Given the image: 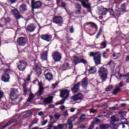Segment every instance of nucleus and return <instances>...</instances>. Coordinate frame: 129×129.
<instances>
[{
    "mask_svg": "<svg viewBox=\"0 0 129 129\" xmlns=\"http://www.w3.org/2000/svg\"><path fill=\"white\" fill-rule=\"evenodd\" d=\"M53 22L59 26H62L63 24V18L59 16H55L53 19Z\"/></svg>",
    "mask_w": 129,
    "mask_h": 129,
    "instance_id": "obj_9",
    "label": "nucleus"
},
{
    "mask_svg": "<svg viewBox=\"0 0 129 129\" xmlns=\"http://www.w3.org/2000/svg\"><path fill=\"white\" fill-rule=\"evenodd\" d=\"M109 128V125L107 124H102L100 125L101 129H107Z\"/></svg>",
    "mask_w": 129,
    "mask_h": 129,
    "instance_id": "obj_29",
    "label": "nucleus"
},
{
    "mask_svg": "<svg viewBox=\"0 0 129 129\" xmlns=\"http://www.w3.org/2000/svg\"><path fill=\"white\" fill-rule=\"evenodd\" d=\"M83 95H82V94L81 93H79L77 95L73 96L72 97V99H73V100H74V101H76L77 100H82V99H83Z\"/></svg>",
    "mask_w": 129,
    "mask_h": 129,
    "instance_id": "obj_14",
    "label": "nucleus"
},
{
    "mask_svg": "<svg viewBox=\"0 0 129 129\" xmlns=\"http://www.w3.org/2000/svg\"><path fill=\"white\" fill-rule=\"evenodd\" d=\"M58 126L59 128H60V129L63 128V124H58Z\"/></svg>",
    "mask_w": 129,
    "mask_h": 129,
    "instance_id": "obj_62",
    "label": "nucleus"
},
{
    "mask_svg": "<svg viewBox=\"0 0 129 129\" xmlns=\"http://www.w3.org/2000/svg\"><path fill=\"white\" fill-rule=\"evenodd\" d=\"M12 13L17 20H20V19L23 18V16L21 15V14L17 9L12 10Z\"/></svg>",
    "mask_w": 129,
    "mask_h": 129,
    "instance_id": "obj_13",
    "label": "nucleus"
},
{
    "mask_svg": "<svg viewBox=\"0 0 129 129\" xmlns=\"http://www.w3.org/2000/svg\"><path fill=\"white\" fill-rule=\"evenodd\" d=\"M54 117L55 119H59L60 117V114L59 113H56L54 115Z\"/></svg>",
    "mask_w": 129,
    "mask_h": 129,
    "instance_id": "obj_43",
    "label": "nucleus"
},
{
    "mask_svg": "<svg viewBox=\"0 0 129 129\" xmlns=\"http://www.w3.org/2000/svg\"><path fill=\"white\" fill-rule=\"evenodd\" d=\"M120 125V124H122V127L123 128H124V127H125V126L124 125V124H126V123L125 122H122L121 123L119 124Z\"/></svg>",
    "mask_w": 129,
    "mask_h": 129,
    "instance_id": "obj_61",
    "label": "nucleus"
},
{
    "mask_svg": "<svg viewBox=\"0 0 129 129\" xmlns=\"http://www.w3.org/2000/svg\"><path fill=\"white\" fill-rule=\"evenodd\" d=\"M18 89H12L11 90V93L10 94V99L12 101H14L15 99L18 98Z\"/></svg>",
    "mask_w": 129,
    "mask_h": 129,
    "instance_id": "obj_5",
    "label": "nucleus"
},
{
    "mask_svg": "<svg viewBox=\"0 0 129 129\" xmlns=\"http://www.w3.org/2000/svg\"><path fill=\"white\" fill-rule=\"evenodd\" d=\"M101 47L102 49L106 48V42H103L101 43Z\"/></svg>",
    "mask_w": 129,
    "mask_h": 129,
    "instance_id": "obj_35",
    "label": "nucleus"
},
{
    "mask_svg": "<svg viewBox=\"0 0 129 129\" xmlns=\"http://www.w3.org/2000/svg\"><path fill=\"white\" fill-rule=\"evenodd\" d=\"M70 64L68 63H65L62 66L63 70H68V69H70Z\"/></svg>",
    "mask_w": 129,
    "mask_h": 129,
    "instance_id": "obj_27",
    "label": "nucleus"
},
{
    "mask_svg": "<svg viewBox=\"0 0 129 129\" xmlns=\"http://www.w3.org/2000/svg\"><path fill=\"white\" fill-rule=\"evenodd\" d=\"M48 52H49V50H46L45 52L41 54V59L42 60H47L48 57Z\"/></svg>",
    "mask_w": 129,
    "mask_h": 129,
    "instance_id": "obj_22",
    "label": "nucleus"
},
{
    "mask_svg": "<svg viewBox=\"0 0 129 129\" xmlns=\"http://www.w3.org/2000/svg\"><path fill=\"white\" fill-rule=\"evenodd\" d=\"M104 11L105 12H110V13L111 14H113V10H112V9H104Z\"/></svg>",
    "mask_w": 129,
    "mask_h": 129,
    "instance_id": "obj_39",
    "label": "nucleus"
},
{
    "mask_svg": "<svg viewBox=\"0 0 129 129\" xmlns=\"http://www.w3.org/2000/svg\"><path fill=\"white\" fill-rule=\"evenodd\" d=\"M17 42L19 46H25L26 45L27 41L26 40V39L25 38L20 37L18 38V39L17 40Z\"/></svg>",
    "mask_w": 129,
    "mask_h": 129,
    "instance_id": "obj_15",
    "label": "nucleus"
},
{
    "mask_svg": "<svg viewBox=\"0 0 129 129\" xmlns=\"http://www.w3.org/2000/svg\"><path fill=\"white\" fill-rule=\"evenodd\" d=\"M111 119L112 122H114L115 121H118V119H116L115 118V116H113V115L111 116Z\"/></svg>",
    "mask_w": 129,
    "mask_h": 129,
    "instance_id": "obj_37",
    "label": "nucleus"
},
{
    "mask_svg": "<svg viewBox=\"0 0 129 129\" xmlns=\"http://www.w3.org/2000/svg\"><path fill=\"white\" fill-rule=\"evenodd\" d=\"M81 82L82 83V86H83L84 87H86V86H87V84H88V82L87 81V78L85 77Z\"/></svg>",
    "mask_w": 129,
    "mask_h": 129,
    "instance_id": "obj_24",
    "label": "nucleus"
},
{
    "mask_svg": "<svg viewBox=\"0 0 129 129\" xmlns=\"http://www.w3.org/2000/svg\"><path fill=\"white\" fill-rule=\"evenodd\" d=\"M85 114H82L81 115L80 119H79V121H83L85 119L86 117Z\"/></svg>",
    "mask_w": 129,
    "mask_h": 129,
    "instance_id": "obj_33",
    "label": "nucleus"
},
{
    "mask_svg": "<svg viewBox=\"0 0 129 129\" xmlns=\"http://www.w3.org/2000/svg\"><path fill=\"white\" fill-rule=\"evenodd\" d=\"M67 124H68L69 125V129L73 128V124L72 123V119H69Z\"/></svg>",
    "mask_w": 129,
    "mask_h": 129,
    "instance_id": "obj_25",
    "label": "nucleus"
},
{
    "mask_svg": "<svg viewBox=\"0 0 129 129\" xmlns=\"http://www.w3.org/2000/svg\"><path fill=\"white\" fill-rule=\"evenodd\" d=\"M113 87H112V86L110 85L106 88L105 90H106V91H110V90H111V89H112Z\"/></svg>",
    "mask_w": 129,
    "mask_h": 129,
    "instance_id": "obj_42",
    "label": "nucleus"
},
{
    "mask_svg": "<svg viewBox=\"0 0 129 129\" xmlns=\"http://www.w3.org/2000/svg\"><path fill=\"white\" fill-rule=\"evenodd\" d=\"M75 8L76 9H81V5H80L79 4L77 3L75 4Z\"/></svg>",
    "mask_w": 129,
    "mask_h": 129,
    "instance_id": "obj_46",
    "label": "nucleus"
},
{
    "mask_svg": "<svg viewBox=\"0 0 129 129\" xmlns=\"http://www.w3.org/2000/svg\"><path fill=\"white\" fill-rule=\"evenodd\" d=\"M87 24L91 25V27H92V28H94V29L97 30V25H96L95 23L93 22H88Z\"/></svg>",
    "mask_w": 129,
    "mask_h": 129,
    "instance_id": "obj_30",
    "label": "nucleus"
},
{
    "mask_svg": "<svg viewBox=\"0 0 129 129\" xmlns=\"http://www.w3.org/2000/svg\"><path fill=\"white\" fill-rule=\"evenodd\" d=\"M80 128L81 129H85V125L84 124H82L80 127Z\"/></svg>",
    "mask_w": 129,
    "mask_h": 129,
    "instance_id": "obj_60",
    "label": "nucleus"
},
{
    "mask_svg": "<svg viewBox=\"0 0 129 129\" xmlns=\"http://www.w3.org/2000/svg\"><path fill=\"white\" fill-rule=\"evenodd\" d=\"M20 11L22 14H24L25 12L28 11V8H27V5L26 4H23L20 6Z\"/></svg>",
    "mask_w": 129,
    "mask_h": 129,
    "instance_id": "obj_20",
    "label": "nucleus"
},
{
    "mask_svg": "<svg viewBox=\"0 0 129 129\" xmlns=\"http://www.w3.org/2000/svg\"><path fill=\"white\" fill-rule=\"evenodd\" d=\"M38 115H40V116L44 115V112H43L42 111L39 112L38 113Z\"/></svg>",
    "mask_w": 129,
    "mask_h": 129,
    "instance_id": "obj_63",
    "label": "nucleus"
},
{
    "mask_svg": "<svg viewBox=\"0 0 129 129\" xmlns=\"http://www.w3.org/2000/svg\"><path fill=\"white\" fill-rule=\"evenodd\" d=\"M116 16L117 17H119V16H120V12H119V11H117L116 12Z\"/></svg>",
    "mask_w": 129,
    "mask_h": 129,
    "instance_id": "obj_59",
    "label": "nucleus"
},
{
    "mask_svg": "<svg viewBox=\"0 0 129 129\" xmlns=\"http://www.w3.org/2000/svg\"><path fill=\"white\" fill-rule=\"evenodd\" d=\"M70 91L68 90H63L60 92V96L61 98L67 99L69 97V93Z\"/></svg>",
    "mask_w": 129,
    "mask_h": 129,
    "instance_id": "obj_12",
    "label": "nucleus"
},
{
    "mask_svg": "<svg viewBox=\"0 0 129 129\" xmlns=\"http://www.w3.org/2000/svg\"><path fill=\"white\" fill-rule=\"evenodd\" d=\"M101 33H102V31H101V29H100L98 34H97V36H96V39H98V38H99V36H100V35H101Z\"/></svg>",
    "mask_w": 129,
    "mask_h": 129,
    "instance_id": "obj_45",
    "label": "nucleus"
},
{
    "mask_svg": "<svg viewBox=\"0 0 129 129\" xmlns=\"http://www.w3.org/2000/svg\"><path fill=\"white\" fill-rule=\"evenodd\" d=\"M121 10H122V12H123V13H124V12H125V4H123L122 5H121Z\"/></svg>",
    "mask_w": 129,
    "mask_h": 129,
    "instance_id": "obj_38",
    "label": "nucleus"
},
{
    "mask_svg": "<svg viewBox=\"0 0 129 129\" xmlns=\"http://www.w3.org/2000/svg\"><path fill=\"white\" fill-rule=\"evenodd\" d=\"M9 3H10L11 4H15V3H17V0H8Z\"/></svg>",
    "mask_w": 129,
    "mask_h": 129,
    "instance_id": "obj_48",
    "label": "nucleus"
},
{
    "mask_svg": "<svg viewBox=\"0 0 129 129\" xmlns=\"http://www.w3.org/2000/svg\"><path fill=\"white\" fill-rule=\"evenodd\" d=\"M99 121H100V120L96 118L95 120V121L92 122V125H93V124H94V123H98V122H99Z\"/></svg>",
    "mask_w": 129,
    "mask_h": 129,
    "instance_id": "obj_44",
    "label": "nucleus"
},
{
    "mask_svg": "<svg viewBox=\"0 0 129 129\" xmlns=\"http://www.w3.org/2000/svg\"><path fill=\"white\" fill-rule=\"evenodd\" d=\"M74 61L75 65H77V64H79L80 63H83V64H86L87 63V61L84 58L80 59L78 56H74Z\"/></svg>",
    "mask_w": 129,
    "mask_h": 129,
    "instance_id": "obj_10",
    "label": "nucleus"
},
{
    "mask_svg": "<svg viewBox=\"0 0 129 129\" xmlns=\"http://www.w3.org/2000/svg\"><path fill=\"white\" fill-rule=\"evenodd\" d=\"M70 110H71V112H74L75 111V108H71Z\"/></svg>",
    "mask_w": 129,
    "mask_h": 129,
    "instance_id": "obj_64",
    "label": "nucleus"
},
{
    "mask_svg": "<svg viewBox=\"0 0 129 129\" xmlns=\"http://www.w3.org/2000/svg\"><path fill=\"white\" fill-rule=\"evenodd\" d=\"M111 127H112L113 129H117L118 128V125L111 122Z\"/></svg>",
    "mask_w": 129,
    "mask_h": 129,
    "instance_id": "obj_31",
    "label": "nucleus"
},
{
    "mask_svg": "<svg viewBox=\"0 0 129 129\" xmlns=\"http://www.w3.org/2000/svg\"><path fill=\"white\" fill-rule=\"evenodd\" d=\"M31 2L33 12H34V9H41V7H42V3L41 1L35 2V0H32Z\"/></svg>",
    "mask_w": 129,
    "mask_h": 129,
    "instance_id": "obj_8",
    "label": "nucleus"
},
{
    "mask_svg": "<svg viewBox=\"0 0 129 129\" xmlns=\"http://www.w3.org/2000/svg\"><path fill=\"white\" fill-rule=\"evenodd\" d=\"M90 112H92V113H95V112H96V110L93 108L90 109Z\"/></svg>",
    "mask_w": 129,
    "mask_h": 129,
    "instance_id": "obj_51",
    "label": "nucleus"
},
{
    "mask_svg": "<svg viewBox=\"0 0 129 129\" xmlns=\"http://www.w3.org/2000/svg\"><path fill=\"white\" fill-rule=\"evenodd\" d=\"M126 82L129 83V74L126 75Z\"/></svg>",
    "mask_w": 129,
    "mask_h": 129,
    "instance_id": "obj_47",
    "label": "nucleus"
},
{
    "mask_svg": "<svg viewBox=\"0 0 129 129\" xmlns=\"http://www.w3.org/2000/svg\"><path fill=\"white\" fill-rule=\"evenodd\" d=\"M52 58L55 62H59L62 59V55L58 51H54L52 53Z\"/></svg>",
    "mask_w": 129,
    "mask_h": 129,
    "instance_id": "obj_6",
    "label": "nucleus"
},
{
    "mask_svg": "<svg viewBox=\"0 0 129 129\" xmlns=\"http://www.w3.org/2000/svg\"><path fill=\"white\" fill-rule=\"evenodd\" d=\"M35 29L36 25L33 24H30L27 26L26 28V31H28V32L31 33L32 32H34Z\"/></svg>",
    "mask_w": 129,
    "mask_h": 129,
    "instance_id": "obj_16",
    "label": "nucleus"
},
{
    "mask_svg": "<svg viewBox=\"0 0 129 129\" xmlns=\"http://www.w3.org/2000/svg\"><path fill=\"white\" fill-rule=\"evenodd\" d=\"M47 122H48V120H44L43 122V123H42V125H45V124H46V123H47Z\"/></svg>",
    "mask_w": 129,
    "mask_h": 129,
    "instance_id": "obj_58",
    "label": "nucleus"
},
{
    "mask_svg": "<svg viewBox=\"0 0 129 129\" xmlns=\"http://www.w3.org/2000/svg\"><path fill=\"white\" fill-rule=\"evenodd\" d=\"M34 97H35V95H34V94H33V93L31 92L29 95V98L27 100V102H30V101H32V100L34 99Z\"/></svg>",
    "mask_w": 129,
    "mask_h": 129,
    "instance_id": "obj_28",
    "label": "nucleus"
},
{
    "mask_svg": "<svg viewBox=\"0 0 129 129\" xmlns=\"http://www.w3.org/2000/svg\"><path fill=\"white\" fill-rule=\"evenodd\" d=\"M23 90L24 92V95L26 96L27 92H28V88H27V87L26 86V85L23 86Z\"/></svg>",
    "mask_w": 129,
    "mask_h": 129,
    "instance_id": "obj_34",
    "label": "nucleus"
},
{
    "mask_svg": "<svg viewBox=\"0 0 129 129\" xmlns=\"http://www.w3.org/2000/svg\"><path fill=\"white\" fill-rule=\"evenodd\" d=\"M118 114L121 115V116H122V115H125V112L122 111H120L118 112Z\"/></svg>",
    "mask_w": 129,
    "mask_h": 129,
    "instance_id": "obj_49",
    "label": "nucleus"
},
{
    "mask_svg": "<svg viewBox=\"0 0 129 129\" xmlns=\"http://www.w3.org/2000/svg\"><path fill=\"white\" fill-rule=\"evenodd\" d=\"M107 65H109L112 69H114V67H115V63L112 60H110Z\"/></svg>",
    "mask_w": 129,
    "mask_h": 129,
    "instance_id": "obj_26",
    "label": "nucleus"
},
{
    "mask_svg": "<svg viewBox=\"0 0 129 129\" xmlns=\"http://www.w3.org/2000/svg\"><path fill=\"white\" fill-rule=\"evenodd\" d=\"M38 85L39 89L37 92V94L40 96V95H42V94H43V91L44 89H45V88H44V87H43V84H42V83H39Z\"/></svg>",
    "mask_w": 129,
    "mask_h": 129,
    "instance_id": "obj_18",
    "label": "nucleus"
},
{
    "mask_svg": "<svg viewBox=\"0 0 129 129\" xmlns=\"http://www.w3.org/2000/svg\"><path fill=\"white\" fill-rule=\"evenodd\" d=\"M81 83V82L78 83L72 89V91H73V92L74 93H76V92H78V91H79V86H80Z\"/></svg>",
    "mask_w": 129,
    "mask_h": 129,
    "instance_id": "obj_19",
    "label": "nucleus"
},
{
    "mask_svg": "<svg viewBox=\"0 0 129 129\" xmlns=\"http://www.w3.org/2000/svg\"><path fill=\"white\" fill-rule=\"evenodd\" d=\"M68 114H69L68 111L67 110L65 111L63 113L64 116H68Z\"/></svg>",
    "mask_w": 129,
    "mask_h": 129,
    "instance_id": "obj_53",
    "label": "nucleus"
},
{
    "mask_svg": "<svg viewBox=\"0 0 129 129\" xmlns=\"http://www.w3.org/2000/svg\"><path fill=\"white\" fill-rule=\"evenodd\" d=\"M70 33H73L74 32V28L73 27H71L70 29Z\"/></svg>",
    "mask_w": 129,
    "mask_h": 129,
    "instance_id": "obj_56",
    "label": "nucleus"
},
{
    "mask_svg": "<svg viewBox=\"0 0 129 129\" xmlns=\"http://www.w3.org/2000/svg\"><path fill=\"white\" fill-rule=\"evenodd\" d=\"M65 108H66V107H65V106L64 105H62L60 107V110H62V111L65 110Z\"/></svg>",
    "mask_w": 129,
    "mask_h": 129,
    "instance_id": "obj_52",
    "label": "nucleus"
},
{
    "mask_svg": "<svg viewBox=\"0 0 129 129\" xmlns=\"http://www.w3.org/2000/svg\"><path fill=\"white\" fill-rule=\"evenodd\" d=\"M4 74L3 75L2 77V80L4 82H10V75L9 73L11 72V70L9 69H6L4 70Z\"/></svg>",
    "mask_w": 129,
    "mask_h": 129,
    "instance_id": "obj_3",
    "label": "nucleus"
},
{
    "mask_svg": "<svg viewBox=\"0 0 129 129\" xmlns=\"http://www.w3.org/2000/svg\"><path fill=\"white\" fill-rule=\"evenodd\" d=\"M75 13L77 15H80L81 14V8L80 9H77L75 11Z\"/></svg>",
    "mask_w": 129,
    "mask_h": 129,
    "instance_id": "obj_36",
    "label": "nucleus"
},
{
    "mask_svg": "<svg viewBox=\"0 0 129 129\" xmlns=\"http://www.w3.org/2000/svg\"><path fill=\"white\" fill-rule=\"evenodd\" d=\"M58 85V83H56L55 84H52L53 88H56V86Z\"/></svg>",
    "mask_w": 129,
    "mask_h": 129,
    "instance_id": "obj_57",
    "label": "nucleus"
},
{
    "mask_svg": "<svg viewBox=\"0 0 129 129\" xmlns=\"http://www.w3.org/2000/svg\"><path fill=\"white\" fill-rule=\"evenodd\" d=\"M89 74H94L96 72V68L95 67H91L88 70Z\"/></svg>",
    "mask_w": 129,
    "mask_h": 129,
    "instance_id": "obj_23",
    "label": "nucleus"
},
{
    "mask_svg": "<svg viewBox=\"0 0 129 129\" xmlns=\"http://www.w3.org/2000/svg\"><path fill=\"white\" fill-rule=\"evenodd\" d=\"M123 86V84H122V82H121L118 86H117L115 89L113 91V94L114 95H115L120 90V88L122 87Z\"/></svg>",
    "mask_w": 129,
    "mask_h": 129,
    "instance_id": "obj_17",
    "label": "nucleus"
},
{
    "mask_svg": "<svg viewBox=\"0 0 129 129\" xmlns=\"http://www.w3.org/2000/svg\"><path fill=\"white\" fill-rule=\"evenodd\" d=\"M12 121H9L5 126H3V128L5 129L6 128V127H7V126H9V125L12 124Z\"/></svg>",
    "mask_w": 129,
    "mask_h": 129,
    "instance_id": "obj_41",
    "label": "nucleus"
},
{
    "mask_svg": "<svg viewBox=\"0 0 129 129\" xmlns=\"http://www.w3.org/2000/svg\"><path fill=\"white\" fill-rule=\"evenodd\" d=\"M4 96V92L3 91H0V99L1 98H3V96Z\"/></svg>",
    "mask_w": 129,
    "mask_h": 129,
    "instance_id": "obj_54",
    "label": "nucleus"
},
{
    "mask_svg": "<svg viewBox=\"0 0 129 129\" xmlns=\"http://www.w3.org/2000/svg\"><path fill=\"white\" fill-rule=\"evenodd\" d=\"M17 68L20 71H25L26 68L28 66V63L26 61H20L17 63Z\"/></svg>",
    "mask_w": 129,
    "mask_h": 129,
    "instance_id": "obj_4",
    "label": "nucleus"
},
{
    "mask_svg": "<svg viewBox=\"0 0 129 129\" xmlns=\"http://www.w3.org/2000/svg\"><path fill=\"white\" fill-rule=\"evenodd\" d=\"M10 21H11V19L9 18H7L5 19L6 23H9Z\"/></svg>",
    "mask_w": 129,
    "mask_h": 129,
    "instance_id": "obj_55",
    "label": "nucleus"
},
{
    "mask_svg": "<svg viewBox=\"0 0 129 129\" xmlns=\"http://www.w3.org/2000/svg\"><path fill=\"white\" fill-rule=\"evenodd\" d=\"M91 57H94L93 60L96 65H99L101 64V54L100 52L97 51L96 52H91L90 53Z\"/></svg>",
    "mask_w": 129,
    "mask_h": 129,
    "instance_id": "obj_2",
    "label": "nucleus"
},
{
    "mask_svg": "<svg viewBox=\"0 0 129 129\" xmlns=\"http://www.w3.org/2000/svg\"><path fill=\"white\" fill-rule=\"evenodd\" d=\"M98 73L102 82L106 81L107 75H108V71L107 69L104 67H101L99 69Z\"/></svg>",
    "mask_w": 129,
    "mask_h": 129,
    "instance_id": "obj_1",
    "label": "nucleus"
},
{
    "mask_svg": "<svg viewBox=\"0 0 129 129\" xmlns=\"http://www.w3.org/2000/svg\"><path fill=\"white\" fill-rule=\"evenodd\" d=\"M44 102L45 104H49V103H52L53 102V97L49 96L48 98L44 99Z\"/></svg>",
    "mask_w": 129,
    "mask_h": 129,
    "instance_id": "obj_21",
    "label": "nucleus"
},
{
    "mask_svg": "<svg viewBox=\"0 0 129 129\" xmlns=\"http://www.w3.org/2000/svg\"><path fill=\"white\" fill-rule=\"evenodd\" d=\"M77 118V115L76 114V115L73 116L72 117L70 118V119H72V121H73V120H74V119H76Z\"/></svg>",
    "mask_w": 129,
    "mask_h": 129,
    "instance_id": "obj_50",
    "label": "nucleus"
},
{
    "mask_svg": "<svg viewBox=\"0 0 129 129\" xmlns=\"http://www.w3.org/2000/svg\"><path fill=\"white\" fill-rule=\"evenodd\" d=\"M44 76L46 80L48 81H51L53 80V74L50 70H46L44 72Z\"/></svg>",
    "mask_w": 129,
    "mask_h": 129,
    "instance_id": "obj_7",
    "label": "nucleus"
},
{
    "mask_svg": "<svg viewBox=\"0 0 129 129\" xmlns=\"http://www.w3.org/2000/svg\"><path fill=\"white\" fill-rule=\"evenodd\" d=\"M40 38L42 40H43V41H46V42H51L52 35L49 34H43L40 36Z\"/></svg>",
    "mask_w": 129,
    "mask_h": 129,
    "instance_id": "obj_11",
    "label": "nucleus"
},
{
    "mask_svg": "<svg viewBox=\"0 0 129 129\" xmlns=\"http://www.w3.org/2000/svg\"><path fill=\"white\" fill-rule=\"evenodd\" d=\"M61 7L66 10V12L68 13V10H67V9L66 8V4L64 3L63 2L61 3Z\"/></svg>",
    "mask_w": 129,
    "mask_h": 129,
    "instance_id": "obj_40",
    "label": "nucleus"
},
{
    "mask_svg": "<svg viewBox=\"0 0 129 129\" xmlns=\"http://www.w3.org/2000/svg\"><path fill=\"white\" fill-rule=\"evenodd\" d=\"M66 100V99H62V100H61L58 103H56L55 104V105H59L60 104H63L64 102H65V101Z\"/></svg>",
    "mask_w": 129,
    "mask_h": 129,
    "instance_id": "obj_32",
    "label": "nucleus"
}]
</instances>
